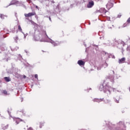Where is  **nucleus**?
Segmentation results:
<instances>
[{"label":"nucleus","instance_id":"nucleus-23","mask_svg":"<svg viewBox=\"0 0 130 130\" xmlns=\"http://www.w3.org/2000/svg\"><path fill=\"white\" fill-rule=\"evenodd\" d=\"M97 70L98 71H100V70H101V67H98Z\"/></svg>","mask_w":130,"mask_h":130},{"label":"nucleus","instance_id":"nucleus-32","mask_svg":"<svg viewBox=\"0 0 130 130\" xmlns=\"http://www.w3.org/2000/svg\"><path fill=\"white\" fill-rule=\"evenodd\" d=\"M40 128H41V127H42V126H41V125H40Z\"/></svg>","mask_w":130,"mask_h":130},{"label":"nucleus","instance_id":"nucleus-13","mask_svg":"<svg viewBox=\"0 0 130 130\" xmlns=\"http://www.w3.org/2000/svg\"><path fill=\"white\" fill-rule=\"evenodd\" d=\"M104 87H103V85H101L99 87V90L100 91H103V89H104Z\"/></svg>","mask_w":130,"mask_h":130},{"label":"nucleus","instance_id":"nucleus-1","mask_svg":"<svg viewBox=\"0 0 130 130\" xmlns=\"http://www.w3.org/2000/svg\"><path fill=\"white\" fill-rule=\"evenodd\" d=\"M46 36L47 38H49L47 34H46V31H41L39 35L34 36V39L35 41H40L41 42H43V36Z\"/></svg>","mask_w":130,"mask_h":130},{"label":"nucleus","instance_id":"nucleus-24","mask_svg":"<svg viewBox=\"0 0 130 130\" xmlns=\"http://www.w3.org/2000/svg\"><path fill=\"white\" fill-rule=\"evenodd\" d=\"M120 17H121V14H118L117 17L118 18H120Z\"/></svg>","mask_w":130,"mask_h":130},{"label":"nucleus","instance_id":"nucleus-6","mask_svg":"<svg viewBox=\"0 0 130 130\" xmlns=\"http://www.w3.org/2000/svg\"><path fill=\"white\" fill-rule=\"evenodd\" d=\"M77 63H78L79 66H84L85 64V62L82 60H79L78 61Z\"/></svg>","mask_w":130,"mask_h":130},{"label":"nucleus","instance_id":"nucleus-14","mask_svg":"<svg viewBox=\"0 0 130 130\" xmlns=\"http://www.w3.org/2000/svg\"><path fill=\"white\" fill-rule=\"evenodd\" d=\"M25 20H28V22H30V23H31V24H33V23H34V22H33V21L29 19V18H28V17L26 18Z\"/></svg>","mask_w":130,"mask_h":130},{"label":"nucleus","instance_id":"nucleus-9","mask_svg":"<svg viewBox=\"0 0 130 130\" xmlns=\"http://www.w3.org/2000/svg\"><path fill=\"white\" fill-rule=\"evenodd\" d=\"M114 45H117L118 44H119V43L118 42V41L116 40V39H114L113 40Z\"/></svg>","mask_w":130,"mask_h":130},{"label":"nucleus","instance_id":"nucleus-3","mask_svg":"<svg viewBox=\"0 0 130 130\" xmlns=\"http://www.w3.org/2000/svg\"><path fill=\"white\" fill-rule=\"evenodd\" d=\"M93 6H94V2L91 1H90L88 4H87V8H92V7H93Z\"/></svg>","mask_w":130,"mask_h":130},{"label":"nucleus","instance_id":"nucleus-29","mask_svg":"<svg viewBox=\"0 0 130 130\" xmlns=\"http://www.w3.org/2000/svg\"><path fill=\"white\" fill-rule=\"evenodd\" d=\"M17 119H19V120H20V121H22V120H21V119H20V118H17Z\"/></svg>","mask_w":130,"mask_h":130},{"label":"nucleus","instance_id":"nucleus-8","mask_svg":"<svg viewBox=\"0 0 130 130\" xmlns=\"http://www.w3.org/2000/svg\"><path fill=\"white\" fill-rule=\"evenodd\" d=\"M48 39H50V43H51L52 44H53V45L54 46H57V44H56V43H55L54 41H53L52 40L50 39L49 38H48Z\"/></svg>","mask_w":130,"mask_h":130},{"label":"nucleus","instance_id":"nucleus-38","mask_svg":"<svg viewBox=\"0 0 130 130\" xmlns=\"http://www.w3.org/2000/svg\"><path fill=\"white\" fill-rule=\"evenodd\" d=\"M24 38H26V36H24Z\"/></svg>","mask_w":130,"mask_h":130},{"label":"nucleus","instance_id":"nucleus-16","mask_svg":"<svg viewBox=\"0 0 130 130\" xmlns=\"http://www.w3.org/2000/svg\"><path fill=\"white\" fill-rule=\"evenodd\" d=\"M18 29L19 31L22 32V28L21 27V25H18Z\"/></svg>","mask_w":130,"mask_h":130},{"label":"nucleus","instance_id":"nucleus-19","mask_svg":"<svg viewBox=\"0 0 130 130\" xmlns=\"http://www.w3.org/2000/svg\"><path fill=\"white\" fill-rule=\"evenodd\" d=\"M111 89H112L113 92H116V89H115L114 88H111Z\"/></svg>","mask_w":130,"mask_h":130},{"label":"nucleus","instance_id":"nucleus-31","mask_svg":"<svg viewBox=\"0 0 130 130\" xmlns=\"http://www.w3.org/2000/svg\"><path fill=\"white\" fill-rule=\"evenodd\" d=\"M23 78H24V79H25L26 76H24Z\"/></svg>","mask_w":130,"mask_h":130},{"label":"nucleus","instance_id":"nucleus-20","mask_svg":"<svg viewBox=\"0 0 130 130\" xmlns=\"http://www.w3.org/2000/svg\"><path fill=\"white\" fill-rule=\"evenodd\" d=\"M35 78L36 79H38V75L36 74V75H35Z\"/></svg>","mask_w":130,"mask_h":130},{"label":"nucleus","instance_id":"nucleus-2","mask_svg":"<svg viewBox=\"0 0 130 130\" xmlns=\"http://www.w3.org/2000/svg\"><path fill=\"white\" fill-rule=\"evenodd\" d=\"M114 0H109L107 4L106 5V7L108 10L111 9L113 7V3Z\"/></svg>","mask_w":130,"mask_h":130},{"label":"nucleus","instance_id":"nucleus-33","mask_svg":"<svg viewBox=\"0 0 130 130\" xmlns=\"http://www.w3.org/2000/svg\"><path fill=\"white\" fill-rule=\"evenodd\" d=\"M25 52H26V53H27V51L26 50H25Z\"/></svg>","mask_w":130,"mask_h":130},{"label":"nucleus","instance_id":"nucleus-30","mask_svg":"<svg viewBox=\"0 0 130 130\" xmlns=\"http://www.w3.org/2000/svg\"><path fill=\"white\" fill-rule=\"evenodd\" d=\"M51 3H52L53 4H54V1H51Z\"/></svg>","mask_w":130,"mask_h":130},{"label":"nucleus","instance_id":"nucleus-18","mask_svg":"<svg viewBox=\"0 0 130 130\" xmlns=\"http://www.w3.org/2000/svg\"><path fill=\"white\" fill-rule=\"evenodd\" d=\"M3 93L4 94H8V92L7 91V90H4Z\"/></svg>","mask_w":130,"mask_h":130},{"label":"nucleus","instance_id":"nucleus-26","mask_svg":"<svg viewBox=\"0 0 130 130\" xmlns=\"http://www.w3.org/2000/svg\"><path fill=\"white\" fill-rule=\"evenodd\" d=\"M8 113H9V115H11V112L9 110H8Z\"/></svg>","mask_w":130,"mask_h":130},{"label":"nucleus","instance_id":"nucleus-12","mask_svg":"<svg viewBox=\"0 0 130 130\" xmlns=\"http://www.w3.org/2000/svg\"><path fill=\"white\" fill-rule=\"evenodd\" d=\"M5 17H7V15H5L4 14H0V17L1 19H5Z\"/></svg>","mask_w":130,"mask_h":130},{"label":"nucleus","instance_id":"nucleus-10","mask_svg":"<svg viewBox=\"0 0 130 130\" xmlns=\"http://www.w3.org/2000/svg\"><path fill=\"white\" fill-rule=\"evenodd\" d=\"M15 42H16V43H18V40L19 39V37H18V36H16L14 38Z\"/></svg>","mask_w":130,"mask_h":130},{"label":"nucleus","instance_id":"nucleus-25","mask_svg":"<svg viewBox=\"0 0 130 130\" xmlns=\"http://www.w3.org/2000/svg\"><path fill=\"white\" fill-rule=\"evenodd\" d=\"M108 91L109 94H111V91H110V89H108Z\"/></svg>","mask_w":130,"mask_h":130},{"label":"nucleus","instance_id":"nucleus-27","mask_svg":"<svg viewBox=\"0 0 130 130\" xmlns=\"http://www.w3.org/2000/svg\"><path fill=\"white\" fill-rule=\"evenodd\" d=\"M49 20L51 22V18H50V17H49Z\"/></svg>","mask_w":130,"mask_h":130},{"label":"nucleus","instance_id":"nucleus-40","mask_svg":"<svg viewBox=\"0 0 130 130\" xmlns=\"http://www.w3.org/2000/svg\"><path fill=\"white\" fill-rule=\"evenodd\" d=\"M19 55L21 56V55H20V54Z\"/></svg>","mask_w":130,"mask_h":130},{"label":"nucleus","instance_id":"nucleus-15","mask_svg":"<svg viewBox=\"0 0 130 130\" xmlns=\"http://www.w3.org/2000/svg\"><path fill=\"white\" fill-rule=\"evenodd\" d=\"M56 11H59V4H58L56 7Z\"/></svg>","mask_w":130,"mask_h":130},{"label":"nucleus","instance_id":"nucleus-39","mask_svg":"<svg viewBox=\"0 0 130 130\" xmlns=\"http://www.w3.org/2000/svg\"><path fill=\"white\" fill-rule=\"evenodd\" d=\"M23 102V100L21 101V102Z\"/></svg>","mask_w":130,"mask_h":130},{"label":"nucleus","instance_id":"nucleus-11","mask_svg":"<svg viewBox=\"0 0 130 130\" xmlns=\"http://www.w3.org/2000/svg\"><path fill=\"white\" fill-rule=\"evenodd\" d=\"M5 81L6 82H11V79H10V77H6L4 78Z\"/></svg>","mask_w":130,"mask_h":130},{"label":"nucleus","instance_id":"nucleus-7","mask_svg":"<svg viewBox=\"0 0 130 130\" xmlns=\"http://www.w3.org/2000/svg\"><path fill=\"white\" fill-rule=\"evenodd\" d=\"M93 102H98L99 103V102H101V101H103V99H94V100H93Z\"/></svg>","mask_w":130,"mask_h":130},{"label":"nucleus","instance_id":"nucleus-28","mask_svg":"<svg viewBox=\"0 0 130 130\" xmlns=\"http://www.w3.org/2000/svg\"><path fill=\"white\" fill-rule=\"evenodd\" d=\"M111 81H112L113 83H114V80L112 79V80H111Z\"/></svg>","mask_w":130,"mask_h":130},{"label":"nucleus","instance_id":"nucleus-37","mask_svg":"<svg viewBox=\"0 0 130 130\" xmlns=\"http://www.w3.org/2000/svg\"><path fill=\"white\" fill-rule=\"evenodd\" d=\"M113 74H114V71H113Z\"/></svg>","mask_w":130,"mask_h":130},{"label":"nucleus","instance_id":"nucleus-5","mask_svg":"<svg viewBox=\"0 0 130 130\" xmlns=\"http://www.w3.org/2000/svg\"><path fill=\"white\" fill-rule=\"evenodd\" d=\"M125 61V57H123L121 59H119L118 63H123Z\"/></svg>","mask_w":130,"mask_h":130},{"label":"nucleus","instance_id":"nucleus-36","mask_svg":"<svg viewBox=\"0 0 130 130\" xmlns=\"http://www.w3.org/2000/svg\"><path fill=\"white\" fill-rule=\"evenodd\" d=\"M16 123L18 124V123H19V122H18L17 121H16Z\"/></svg>","mask_w":130,"mask_h":130},{"label":"nucleus","instance_id":"nucleus-35","mask_svg":"<svg viewBox=\"0 0 130 130\" xmlns=\"http://www.w3.org/2000/svg\"><path fill=\"white\" fill-rule=\"evenodd\" d=\"M37 9H38V6H36Z\"/></svg>","mask_w":130,"mask_h":130},{"label":"nucleus","instance_id":"nucleus-21","mask_svg":"<svg viewBox=\"0 0 130 130\" xmlns=\"http://www.w3.org/2000/svg\"><path fill=\"white\" fill-rule=\"evenodd\" d=\"M106 79H110V78H111V76L110 75H109V76H107Z\"/></svg>","mask_w":130,"mask_h":130},{"label":"nucleus","instance_id":"nucleus-22","mask_svg":"<svg viewBox=\"0 0 130 130\" xmlns=\"http://www.w3.org/2000/svg\"><path fill=\"white\" fill-rule=\"evenodd\" d=\"M12 5H15V3H13V2L9 4V6H12Z\"/></svg>","mask_w":130,"mask_h":130},{"label":"nucleus","instance_id":"nucleus-4","mask_svg":"<svg viewBox=\"0 0 130 130\" xmlns=\"http://www.w3.org/2000/svg\"><path fill=\"white\" fill-rule=\"evenodd\" d=\"M36 13L34 12L29 13L28 14H25V17H32V16H35Z\"/></svg>","mask_w":130,"mask_h":130},{"label":"nucleus","instance_id":"nucleus-34","mask_svg":"<svg viewBox=\"0 0 130 130\" xmlns=\"http://www.w3.org/2000/svg\"><path fill=\"white\" fill-rule=\"evenodd\" d=\"M113 58H115V57L114 56H113Z\"/></svg>","mask_w":130,"mask_h":130},{"label":"nucleus","instance_id":"nucleus-17","mask_svg":"<svg viewBox=\"0 0 130 130\" xmlns=\"http://www.w3.org/2000/svg\"><path fill=\"white\" fill-rule=\"evenodd\" d=\"M115 102H116L117 103H119V102L118 101H119V99H115Z\"/></svg>","mask_w":130,"mask_h":130}]
</instances>
